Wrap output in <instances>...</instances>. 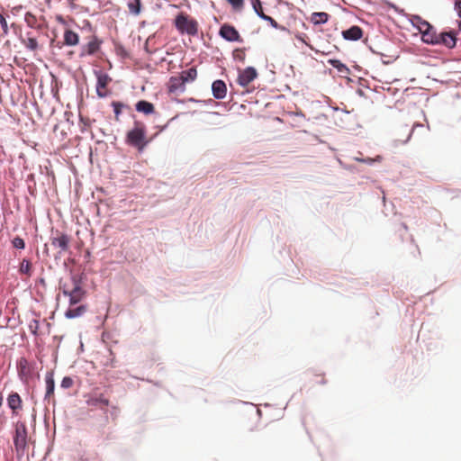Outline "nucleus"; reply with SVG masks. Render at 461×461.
Wrapping results in <instances>:
<instances>
[{
	"label": "nucleus",
	"instance_id": "nucleus-4",
	"mask_svg": "<svg viewBox=\"0 0 461 461\" xmlns=\"http://www.w3.org/2000/svg\"><path fill=\"white\" fill-rule=\"evenodd\" d=\"M27 427L24 422L18 421L15 425L14 444L17 451H23L27 446Z\"/></svg>",
	"mask_w": 461,
	"mask_h": 461
},
{
	"label": "nucleus",
	"instance_id": "nucleus-25",
	"mask_svg": "<svg viewBox=\"0 0 461 461\" xmlns=\"http://www.w3.org/2000/svg\"><path fill=\"white\" fill-rule=\"evenodd\" d=\"M232 57L235 60L244 63L245 59H246L245 49H242V48L235 49L232 52Z\"/></svg>",
	"mask_w": 461,
	"mask_h": 461
},
{
	"label": "nucleus",
	"instance_id": "nucleus-32",
	"mask_svg": "<svg viewBox=\"0 0 461 461\" xmlns=\"http://www.w3.org/2000/svg\"><path fill=\"white\" fill-rule=\"evenodd\" d=\"M0 24H1V27L3 30V34L7 35L9 32L7 22L1 13H0Z\"/></svg>",
	"mask_w": 461,
	"mask_h": 461
},
{
	"label": "nucleus",
	"instance_id": "nucleus-15",
	"mask_svg": "<svg viewBox=\"0 0 461 461\" xmlns=\"http://www.w3.org/2000/svg\"><path fill=\"white\" fill-rule=\"evenodd\" d=\"M185 86V84L180 75L177 77H172L169 79L168 90L171 93H175L177 91L184 92Z\"/></svg>",
	"mask_w": 461,
	"mask_h": 461
},
{
	"label": "nucleus",
	"instance_id": "nucleus-12",
	"mask_svg": "<svg viewBox=\"0 0 461 461\" xmlns=\"http://www.w3.org/2000/svg\"><path fill=\"white\" fill-rule=\"evenodd\" d=\"M8 407L14 415H17L23 408V401L17 393H12L7 397Z\"/></svg>",
	"mask_w": 461,
	"mask_h": 461
},
{
	"label": "nucleus",
	"instance_id": "nucleus-35",
	"mask_svg": "<svg viewBox=\"0 0 461 461\" xmlns=\"http://www.w3.org/2000/svg\"><path fill=\"white\" fill-rule=\"evenodd\" d=\"M234 9L240 10L244 5V0H227Z\"/></svg>",
	"mask_w": 461,
	"mask_h": 461
},
{
	"label": "nucleus",
	"instance_id": "nucleus-13",
	"mask_svg": "<svg viewBox=\"0 0 461 461\" xmlns=\"http://www.w3.org/2000/svg\"><path fill=\"white\" fill-rule=\"evenodd\" d=\"M212 91L216 99H223L227 94L226 84L222 80H215L212 85Z\"/></svg>",
	"mask_w": 461,
	"mask_h": 461
},
{
	"label": "nucleus",
	"instance_id": "nucleus-22",
	"mask_svg": "<svg viewBox=\"0 0 461 461\" xmlns=\"http://www.w3.org/2000/svg\"><path fill=\"white\" fill-rule=\"evenodd\" d=\"M19 272L27 276H31L32 275V262L29 259L23 258L20 264Z\"/></svg>",
	"mask_w": 461,
	"mask_h": 461
},
{
	"label": "nucleus",
	"instance_id": "nucleus-7",
	"mask_svg": "<svg viewBox=\"0 0 461 461\" xmlns=\"http://www.w3.org/2000/svg\"><path fill=\"white\" fill-rule=\"evenodd\" d=\"M258 77V72L255 68L248 67L245 69L239 70V77L237 82L240 86L246 87Z\"/></svg>",
	"mask_w": 461,
	"mask_h": 461
},
{
	"label": "nucleus",
	"instance_id": "nucleus-21",
	"mask_svg": "<svg viewBox=\"0 0 461 461\" xmlns=\"http://www.w3.org/2000/svg\"><path fill=\"white\" fill-rule=\"evenodd\" d=\"M87 404L90 406H98L99 404L103 406H108L109 405V400L104 396V394H99L95 397H91L87 401Z\"/></svg>",
	"mask_w": 461,
	"mask_h": 461
},
{
	"label": "nucleus",
	"instance_id": "nucleus-30",
	"mask_svg": "<svg viewBox=\"0 0 461 461\" xmlns=\"http://www.w3.org/2000/svg\"><path fill=\"white\" fill-rule=\"evenodd\" d=\"M252 5L254 11L257 13V14L260 17V14H265L263 13V8L260 0H252Z\"/></svg>",
	"mask_w": 461,
	"mask_h": 461
},
{
	"label": "nucleus",
	"instance_id": "nucleus-3",
	"mask_svg": "<svg viewBox=\"0 0 461 461\" xmlns=\"http://www.w3.org/2000/svg\"><path fill=\"white\" fill-rule=\"evenodd\" d=\"M73 287L69 289L67 285H63V294L66 296L69 297L70 304H76L79 303L84 295V292L80 286L79 279L77 276H72L71 278Z\"/></svg>",
	"mask_w": 461,
	"mask_h": 461
},
{
	"label": "nucleus",
	"instance_id": "nucleus-23",
	"mask_svg": "<svg viewBox=\"0 0 461 461\" xmlns=\"http://www.w3.org/2000/svg\"><path fill=\"white\" fill-rule=\"evenodd\" d=\"M128 8L131 14L134 15H139L140 14L141 9V2L140 0H129Z\"/></svg>",
	"mask_w": 461,
	"mask_h": 461
},
{
	"label": "nucleus",
	"instance_id": "nucleus-26",
	"mask_svg": "<svg viewBox=\"0 0 461 461\" xmlns=\"http://www.w3.org/2000/svg\"><path fill=\"white\" fill-rule=\"evenodd\" d=\"M23 42L24 46L31 50L34 51L38 49V41L33 37H27L26 39L23 40Z\"/></svg>",
	"mask_w": 461,
	"mask_h": 461
},
{
	"label": "nucleus",
	"instance_id": "nucleus-37",
	"mask_svg": "<svg viewBox=\"0 0 461 461\" xmlns=\"http://www.w3.org/2000/svg\"><path fill=\"white\" fill-rule=\"evenodd\" d=\"M260 17L267 22L270 23V24L274 27V28H277L278 27V24L276 23V21L275 19H273L272 17L268 16V15H266V14H260Z\"/></svg>",
	"mask_w": 461,
	"mask_h": 461
},
{
	"label": "nucleus",
	"instance_id": "nucleus-39",
	"mask_svg": "<svg viewBox=\"0 0 461 461\" xmlns=\"http://www.w3.org/2000/svg\"><path fill=\"white\" fill-rule=\"evenodd\" d=\"M3 401H4V396H3L2 393H0V407L3 404Z\"/></svg>",
	"mask_w": 461,
	"mask_h": 461
},
{
	"label": "nucleus",
	"instance_id": "nucleus-11",
	"mask_svg": "<svg viewBox=\"0 0 461 461\" xmlns=\"http://www.w3.org/2000/svg\"><path fill=\"white\" fill-rule=\"evenodd\" d=\"M438 43L437 45H444L448 49H453L456 43V33L453 32H445L438 33Z\"/></svg>",
	"mask_w": 461,
	"mask_h": 461
},
{
	"label": "nucleus",
	"instance_id": "nucleus-10",
	"mask_svg": "<svg viewBox=\"0 0 461 461\" xmlns=\"http://www.w3.org/2000/svg\"><path fill=\"white\" fill-rule=\"evenodd\" d=\"M102 41L96 36H93L87 44L82 46L79 56L94 55L99 50Z\"/></svg>",
	"mask_w": 461,
	"mask_h": 461
},
{
	"label": "nucleus",
	"instance_id": "nucleus-29",
	"mask_svg": "<svg viewBox=\"0 0 461 461\" xmlns=\"http://www.w3.org/2000/svg\"><path fill=\"white\" fill-rule=\"evenodd\" d=\"M112 106L113 107V112L115 114V120L119 121V115L121 114L122 109L125 107V105L120 102H113Z\"/></svg>",
	"mask_w": 461,
	"mask_h": 461
},
{
	"label": "nucleus",
	"instance_id": "nucleus-28",
	"mask_svg": "<svg viewBox=\"0 0 461 461\" xmlns=\"http://www.w3.org/2000/svg\"><path fill=\"white\" fill-rule=\"evenodd\" d=\"M18 371L20 375H26L28 373V361L26 358L22 357L18 362Z\"/></svg>",
	"mask_w": 461,
	"mask_h": 461
},
{
	"label": "nucleus",
	"instance_id": "nucleus-14",
	"mask_svg": "<svg viewBox=\"0 0 461 461\" xmlns=\"http://www.w3.org/2000/svg\"><path fill=\"white\" fill-rule=\"evenodd\" d=\"M342 36L345 40L357 41L362 38L363 31L358 26H352L348 30L342 32Z\"/></svg>",
	"mask_w": 461,
	"mask_h": 461
},
{
	"label": "nucleus",
	"instance_id": "nucleus-38",
	"mask_svg": "<svg viewBox=\"0 0 461 461\" xmlns=\"http://www.w3.org/2000/svg\"><path fill=\"white\" fill-rule=\"evenodd\" d=\"M456 6L458 13L459 17H461V0H456Z\"/></svg>",
	"mask_w": 461,
	"mask_h": 461
},
{
	"label": "nucleus",
	"instance_id": "nucleus-5",
	"mask_svg": "<svg viewBox=\"0 0 461 461\" xmlns=\"http://www.w3.org/2000/svg\"><path fill=\"white\" fill-rule=\"evenodd\" d=\"M70 237L61 231L56 230L55 234L50 238V244L59 249V254L62 255L69 250Z\"/></svg>",
	"mask_w": 461,
	"mask_h": 461
},
{
	"label": "nucleus",
	"instance_id": "nucleus-24",
	"mask_svg": "<svg viewBox=\"0 0 461 461\" xmlns=\"http://www.w3.org/2000/svg\"><path fill=\"white\" fill-rule=\"evenodd\" d=\"M85 307L84 306H79V307H77V308H74V309H68L65 315L67 318H76V317H78L80 316L84 312H85Z\"/></svg>",
	"mask_w": 461,
	"mask_h": 461
},
{
	"label": "nucleus",
	"instance_id": "nucleus-6",
	"mask_svg": "<svg viewBox=\"0 0 461 461\" xmlns=\"http://www.w3.org/2000/svg\"><path fill=\"white\" fill-rule=\"evenodd\" d=\"M96 76V93L97 95L101 98L105 97L108 95L107 86L111 83L112 78L111 77L99 70L95 72Z\"/></svg>",
	"mask_w": 461,
	"mask_h": 461
},
{
	"label": "nucleus",
	"instance_id": "nucleus-27",
	"mask_svg": "<svg viewBox=\"0 0 461 461\" xmlns=\"http://www.w3.org/2000/svg\"><path fill=\"white\" fill-rule=\"evenodd\" d=\"M24 20L28 26L31 28H35L37 26V18L32 13H26L24 16Z\"/></svg>",
	"mask_w": 461,
	"mask_h": 461
},
{
	"label": "nucleus",
	"instance_id": "nucleus-31",
	"mask_svg": "<svg viewBox=\"0 0 461 461\" xmlns=\"http://www.w3.org/2000/svg\"><path fill=\"white\" fill-rule=\"evenodd\" d=\"M12 244L14 248L23 249L25 248V242L24 240L20 237H15L12 240Z\"/></svg>",
	"mask_w": 461,
	"mask_h": 461
},
{
	"label": "nucleus",
	"instance_id": "nucleus-18",
	"mask_svg": "<svg viewBox=\"0 0 461 461\" xmlns=\"http://www.w3.org/2000/svg\"><path fill=\"white\" fill-rule=\"evenodd\" d=\"M135 107L139 113H142L146 115L151 114L155 111V107H154L153 104H151L148 101H145V100L139 101L136 104Z\"/></svg>",
	"mask_w": 461,
	"mask_h": 461
},
{
	"label": "nucleus",
	"instance_id": "nucleus-34",
	"mask_svg": "<svg viewBox=\"0 0 461 461\" xmlns=\"http://www.w3.org/2000/svg\"><path fill=\"white\" fill-rule=\"evenodd\" d=\"M72 385H73V380L71 377H69V376L63 377V379L61 381L62 388L68 389V388H70Z\"/></svg>",
	"mask_w": 461,
	"mask_h": 461
},
{
	"label": "nucleus",
	"instance_id": "nucleus-1",
	"mask_svg": "<svg viewBox=\"0 0 461 461\" xmlns=\"http://www.w3.org/2000/svg\"><path fill=\"white\" fill-rule=\"evenodd\" d=\"M126 142L142 151L148 140H146V127L142 122H136L134 127L128 131L126 135Z\"/></svg>",
	"mask_w": 461,
	"mask_h": 461
},
{
	"label": "nucleus",
	"instance_id": "nucleus-2",
	"mask_svg": "<svg viewBox=\"0 0 461 461\" xmlns=\"http://www.w3.org/2000/svg\"><path fill=\"white\" fill-rule=\"evenodd\" d=\"M175 26L181 33L194 36L198 32V23L184 13L176 17Z\"/></svg>",
	"mask_w": 461,
	"mask_h": 461
},
{
	"label": "nucleus",
	"instance_id": "nucleus-17",
	"mask_svg": "<svg viewBox=\"0 0 461 461\" xmlns=\"http://www.w3.org/2000/svg\"><path fill=\"white\" fill-rule=\"evenodd\" d=\"M46 382V394L45 398H50L54 394L55 381L53 372H48L45 376Z\"/></svg>",
	"mask_w": 461,
	"mask_h": 461
},
{
	"label": "nucleus",
	"instance_id": "nucleus-19",
	"mask_svg": "<svg viewBox=\"0 0 461 461\" xmlns=\"http://www.w3.org/2000/svg\"><path fill=\"white\" fill-rule=\"evenodd\" d=\"M182 79L185 84L191 83L194 81L197 77V70L194 67L190 68L187 70H184L180 73Z\"/></svg>",
	"mask_w": 461,
	"mask_h": 461
},
{
	"label": "nucleus",
	"instance_id": "nucleus-16",
	"mask_svg": "<svg viewBox=\"0 0 461 461\" xmlns=\"http://www.w3.org/2000/svg\"><path fill=\"white\" fill-rule=\"evenodd\" d=\"M63 44L67 46H76L79 42V36L77 32H73L70 29H67L64 32V37H63Z\"/></svg>",
	"mask_w": 461,
	"mask_h": 461
},
{
	"label": "nucleus",
	"instance_id": "nucleus-8",
	"mask_svg": "<svg viewBox=\"0 0 461 461\" xmlns=\"http://www.w3.org/2000/svg\"><path fill=\"white\" fill-rule=\"evenodd\" d=\"M219 34L221 38L228 41H242L239 32L235 29L234 26L228 23H224L221 26Z\"/></svg>",
	"mask_w": 461,
	"mask_h": 461
},
{
	"label": "nucleus",
	"instance_id": "nucleus-33",
	"mask_svg": "<svg viewBox=\"0 0 461 461\" xmlns=\"http://www.w3.org/2000/svg\"><path fill=\"white\" fill-rule=\"evenodd\" d=\"M330 64L336 68L339 71L342 72L343 70H348L347 67L342 64L339 60L334 59L330 61Z\"/></svg>",
	"mask_w": 461,
	"mask_h": 461
},
{
	"label": "nucleus",
	"instance_id": "nucleus-9",
	"mask_svg": "<svg viewBox=\"0 0 461 461\" xmlns=\"http://www.w3.org/2000/svg\"><path fill=\"white\" fill-rule=\"evenodd\" d=\"M422 25L426 27L425 30L420 28L423 42L437 45L438 43V33H437L436 30L429 23L425 22Z\"/></svg>",
	"mask_w": 461,
	"mask_h": 461
},
{
	"label": "nucleus",
	"instance_id": "nucleus-36",
	"mask_svg": "<svg viewBox=\"0 0 461 461\" xmlns=\"http://www.w3.org/2000/svg\"><path fill=\"white\" fill-rule=\"evenodd\" d=\"M312 382L314 384H326V380H325L323 375H315Z\"/></svg>",
	"mask_w": 461,
	"mask_h": 461
},
{
	"label": "nucleus",
	"instance_id": "nucleus-20",
	"mask_svg": "<svg viewBox=\"0 0 461 461\" xmlns=\"http://www.w3.org/2000/svg\"><path fill=\"white\" fill-rule=\"evenodd\" d=\"M330 15L324 12L313 13L311 16V22L317 25L322 24L328 22Z\"/></svg>",
	"mask_w": 461,
	"mask_h": 461
}]
</instances>
